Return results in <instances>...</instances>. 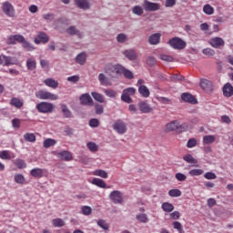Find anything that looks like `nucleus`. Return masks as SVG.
<instances>
[{
    "label": "nucleus",
    "mask_w": 233,
    "mask_h": 233,
    "mask_svg": "<svg viewBox=\"0 0 233 233\" xmlns=\"http://www.w3.org/2000/svg\"><path fill=\"white\" fill-rule=\"evenodd\" d=\"M162 210H164V212H173L174 205H172L168 202H164L162 204Z\"/></svg>",
    "instance_id": "c9c22d12"
},
{
    "label": "nucleus",
    "mask_w": 233,
    "mask_h": 233,
    "mask_svg": "<svg viewBox=\"0 0 233 233\" xmlns=\"http://www.w3.org/2000/svg\"><path fill=\"white\" fill-rule=\"evenodd\" d=\"M124 77H126V79H134V73H132V71L128 70V69H124Z\"/></svg>",
    "instance_id": "bf43d9fd"
},
{
    "label": "nucleus",
    "mask_w": 233,
    "mask_h": 233,
    "mask_svg": "<svg viewBox=\"0 0 233 233\" xmlns=\"http://www.w3.org/2000/svg\"><path fill=\"white\" fill-rule=\"evenodd\" d=\"M204 14H207V15H212L214 14V7H212L210 5H206L203 7Z\"/></svg>",
    "instance_id": "c03bdc74"
},
{
    "label": "nucleus",
    "mask_w": 233,
    "mask_h": 233,
    "mask_svg": "<svg viewBox=\"0 0 233 233\" xmlns=\"http://www.w3.org/2000/svg\"><path fill=\"white\" fill-rule=\"evenodd\" d=\"M0 159H12V156H10V152L7 150L0 151Z\"/></svg>",
    "instance_id": "603ef678"
},
{
    "label": "nucleus",
    "mask_w": 233,
    "mask_h": 233,
    "mask_svg": "<svg viewBox=\"0 0 233 233\" xmlns=\"http://www.w3.org/2000/svg\"><path fill=\"white\" fill-rule=\"evenodd\" d=\"M14 179L17 185H25V183H26V178H25L23 174H15Z\"/></svg>",
    "instance_id": "a878e982"
},
{
    "label": "nucleus",
    "mask_w": 233,
    "mask_h": 233,
    "mask_svg": "<svg viewBox=\"0 0 233 233\" xmlns=\"http://www.w3.org/2000/svg\"><path fill=\"white\" fill-rule=\"evenodd\" d=\"M66 34H68L69 35H76L77 37H82L83 34H81V31L77 28H76V26L71 25L69 26L66 30Z\"/></svg>",
    "instance_id": "6ab92c4d"
},
{
    "label": "nucleus",
    "mask_w": 233,
    "mask_h": 233,
    "mask_svg": "<svg viewBox=\"0 0 233 233\" xmlns=\"http://www.w3.org/2000/svg\"><path fill=\"white\" fill-rule=\"evenodd\" d=\"M97 225L100 227V228H103V230H108L109 228L108 223H106V221L104 219L97 220Z\"/></svg>",
    "instance_id": "de8ad7c7"
},
{
    "label": "nucleus",
    "mask_w": 233,
    "mask_h": 233,
    "mask_svg": "<svg viewBox=\"0 0 233 233\" xmlns=\"http://www.w3.org/2000/svg\"><path fill=\"white\" fill-rule=\"evenodd\" d=\"M2 10L5 15H8V17H14L15 14V10L14 9V5L10 4L9 2H5L2 4Z\"/></svg>",
    "instance_id": "423d86ee"
},
{
    "label": "nucleus",
    "mask_w": 233,
    "mask_h": 233,
    "mask_svg": "<svg viewBox=\"0 0 233 233\" xmlns=\"http://www.w3.org/2000/svg\"><path fill=\"white\" fill-rule=\"evenodd\" d=\"M123 92L127 96H135L136 94V88L134 87H127L123 90Z\"/></svg>",
    "instance_id": "69168bd1"
},
{
    "label": "nucleus",
    "mask_w": 233,
    "mask_h": 233,
    "mask_svg": "<svg viewBox=\"0 0 233 233\" xmlns=\"http://www.w3.org/2000/svg\"><path fill=\"white\" fill-rule=\"evenodd\" d=\"M138 108L142 114H150V112H152V110H154L152 108V106H150V104H148L147 101L139 102Z\"/></svg>",
    "instance_id": "9b49d317"
},
{
    "label": "nucleus",
    "mask_w": 233,
    "mask_h": 233,
    "mask_svg": "<svg viewBox=\"0 0 233 233\" xmlns=\"http://www.w3.org/2000/svg\"><path fill=\"white\" fill-rule=\"evenodd\" d=\"M160 59L162 61H167V63H172V61H174V57L168 55H160Z\"/></svg>",
    "instance_id": "0e129e2a"
},
{
    "label": "nucleus",
    "mask_w": 233,
    "mask_h": 233,
    "mask_svg": "<svg viewBox=\"0 0 233 233\" xmlns=\"http://www.w3.org/2000/svg\"><path fill=\"white\" fill-rule=\"evenodd\" d=\"M89 127H91L92 128H97V127H99V119H97V118L90 119Z\"/></svg>",
    "instance_id": "052dcab7"
},
{
    "label": "nucleus",
    "mask_w": 233,
    "mask_h": 233,
    "mask_svg": "<svg viewBox=\"0 0 233 233\" xmlns=\"http://www.w3.org/2000/svg\"><path fill=\"white\" fill-rule=\"evenodd\" d=\"M147 65H148V66H155V65H157V60H156L154 56H147Z\"/></svg>",
    "instance_id": "4d7b16f0"
},
{
    "label": "nucleus",
    "mask_w": 233,
    "mask_h": 233,
    "mask_svg": "<svg viewBox=\"0 0 233 233\" xmlns=\"http://www.w3.org/2000/svg\"><path fill=\"white\" fill-rule=\"evenodd\" d=\"M14 165H15V167L20 169L26 168V162L21 158L15 159Z\"/></svg>",
    "instance_id": "7c9ffc66"
},
{
    "label": "nucleus",
    "mask_w": 233,
    "mask_h": 233,
    "mask_svg": "<svg viewBox=\"0 0 233 233\" xmlns=\"http://www.w3.org/2000/svg\"><path fill=\"white\" fill-rule=\"evenodd\" d=\"M56 144H57V141H56V139L46 138L43 143V147L44 148H50V147H54V145H56Z\"/></svg>",
    "instance_id": "c85d7f7f"
},
{
    "label": "nucleus",
    "mask_w": 233,
    "mask_h": 233,
    "mask_svg": "<svg viewBox=\"0 0 233 233\" xmlns=\"http://www.w3.org/2000/svg\"><path fill=\"white\" fill-rule=\"evenodd\" d=\"M215 141H216V137L212 135L205 136L203 137L204 145H211V143H214Z\"/></svg>",
    "instance_id": "72a5a7b5"
},
{
    "label": "nucleus",
    "mask_w": 233,
    "mask_h": 233,
    "mask_svg": "<svg viewBox=\"0 0 233 233\" xmlns=\"http://www.w3.org/2000/svg\"><path fill=\"white\" fill-rule=\"evenodd\" d=\"M223 95L225 97H232L233 96V86L230 83H227L224 85L222 88Z\"/></svg>",
    "instance_id": "dca6fc26"
},
{
    "label": "nucleus",
    "mask_w": 233,
    "mask_h": 233,
    "mask_svg": "<svg viewBox=\"0 0 233 233\" xmlns=\"http://www.w3.org/2000/svg\"><path fill=\"white\" fill-rule=\"evenodd\" d=\"M59 157L62 161H72V153L67 150L61 151L59 153Z\"/></svg>",
    "instance_id": "412c9836"
},
{
    "label": "nucleus",
    "mask_w": 233,
    "mask_h": 233,
    "mask_svg": "<svg viewBox=\"0 0 233 233\" xmlns=\"http://www.w3.org/2000/svg\"><path fill=\"white\" fill-rule=\"evenodd\" d=\"M36 110L40 112V114H48L54 110V105L48 102H40L36 105Z\"/></svg>",
    "instance_id": "7ed1b4c3"
},
{
    "label": "nucleus",
    "mask_w": 233,
    "mask_h": 233,
    "mask_svg": "<svg viewBox=\"0 0 233 233\" xmlns=\"http://www.w3.org/2000/svg\"><path fill=\"white\" fill-rule=\"evenodd\" d=\"M205 171L203 169H191L188 171L189 176L194 177V176H202V174Z\"/></svg>",
    "instance_id": "6e6d98bb"
},
{
    "label": "nucleus",
    "mask_w": 233,
    "mask_h": 233,
    "mask_svg": "<svg viewBox=\"0 0 233 233\" xmlns=\"http://www.w3.org/2000/svg\"><path fill=\"white\" fill-rule=\"evenodd\" d=\"M106 74H108V76H111V77H114L116 75V66L107 65L106 67Z\"/></svg>",
    "instance_id": "473e14b6"
},
{
    "label": "nucleus",
    "mask_w": 233,
    "mask_h": 233,
    "mask_svg": "<svg viewBox=\"0 0 233 233\" xmlns=\"http://www.w3.org/2000/svg\"><path fill=\"white\" fill-rule=\"evenodd\" d=\"M64 117H72V111L65 105L61 106Z\"/></svg>",
    "instance_id": "a19ab883"
},
{
    "label": "nucleus",
    "mask_w": 233,
    "mask_h": 233,
    "mask_svg": "<svg viewBox=\"0 0 233 233\" xmlns=\"http://www.w3.org/2000/svg\"><path fill=\"white\" fill-rule=\"evenodd\" d=\"M37 66V64L35 63V59H33V58H27L26 60V67H27V70H35Z\"/></svg>",
    "instance_id": "bb28decb"
},
{
    "label": "nucleus",
    "mask_w": 233,
    "mask_h": 233,
    "mask_svg": "<svg viewBox=\"0 0 233 233\" xmlns=\"http://www.w3.org/2000/svg\"><path fill=\"white\" fill-rule=\"evenodd\" d=\"M202 54H204V56H208V57H212L216 56V51H214L212 48H205L202 50Z\"/></svg>",
    "instance_id": "8fccbe9b"
},
{
    "label": "nucleus",
    "mask_w": 233,
    "mask_h": 233,
    "mask_svg": "<svg viewBox=\"0 0 233 233\" xmlns=\"http://www.w3.org/2000/svg\"><path fill=\"white\" fill-rule=\"evenodd\" d=\"M138 93L142 97H148L150 96V90H148V87L145 85L138 87Z\"/></svg>",
    "instance_id": "5701e85b"
},
{
    "label": "nucleus",
    "mask_w": 233,
    "mask_h": 233,
    "mask_svg": "<svg viewBox=\"0 0 233 233\" xmlns=\"http://www.w3.org/2000/svg\"><path fill=\"white\" fill-rule=\"evenodd\" d=\"M205 179H216L218 176L214 172H207L204 174Z\"/></svg>",
    "instance_id": "774afa93"
},
{
    "label": "nucleus",
    "mask_w": 233,
    "mask_h": 233,
    "mask_svg": "<svg viewBox=\"0 0 233 233\" xmlns=\"http://www.w3.org/2000/svg\"><path fill=\"white\" fill-rule=\"evenodd\" d=\"M200 86L202 89L205 90V92H212L213 90L212 82H210V80L208 79L200 80Z\"/></svg>",
    "instance_id": "2eb2a0df"
},
{
    "label": "nucleus",
    "mask_w": 233,
    "mask_h": 233,
    "mask_svg": "<svg viewBox=\"0 0 233 233\" xmlns=\"http://www.w3.org/2000/svg\"><path fill=\"white\" fill-rule=\"evenodd\" d=\"M76 63L81 66L85 65L86 63V53L82 52L78 54L76 57Z\"/></svg>",
    "instance_id": "4be33fe9"
},
{
    "label": "nucleus",
    "mask_w": 233,
    "mask_h": 233,
    "mask_svg": "<svg viewBox=\"0 0 233 233\" xmlns=\"http://www.w3.org/2000/svg\"><path fill=\"white\" fill-rule=\"evenodd\" d=\"M79 101L80 105H84L85 106H94V100L88 93L82 94L79 97Z\"/></svg>",
    "instance_id": "0eeeda50"
},
{
    "label": "nucleus",
    "mask_w": 233,
    "mask_h": 233,
    "mask_svg": "<svg viewBox=\"0 0 233 233\" xmlns=\"http://www.w3.org/2000/svg\"><path fill=\"white\" fill-rule=\"evenodd\" d=\"M121 100L124 101V103H127V104L134 102V100H132V97H130L129 95H127V93H124V92L122 93Z\"/></svg>",
    "instance_id": "864d4df0"
},
{
    "label": "nucleus",
    "mask_w": 233,
    "mask_h": 233,
    "mask_svg": "<svg viewBox=\"0 0 233 233\" xmlns=\"http://www.w3.org/2000/svg\"><path fill=\"white\" fill-rule=\"evenodd\" d=\"M92 184L96 185V187H99L100 188H110V187L106 186V183L105 182V180L101 178H94L92 180Z\"/></svg>",
    "instance_id": "b1692460"
},
{
    "label": "nucleus",
    "mask_w": 233,
    "mask_h": 233,
    "mask_svg": "<svg viewBox=\"0 0 233 233\" xmlns=\"http://www.w3.org/2000/svg\"><path fill=\"white\" fill-rule=\"evenodd\" d=\"M91 96L95 99V101H97L98 103H105V96H103V95L97 92H92Z\"/></svg>",
    "instance_id": "2f4dec72"
},
{
    "label": "nucleus",
    "mask_w": 233,
    "mask_h": 233,
    "mask_svg": "<svg viewBox=\"0 0 233 233\" xmlns=\"http://www.w3.org/2000/svg\"><path fill=\"white\" fill-rule=\"evenodd\" d=\"M11 65H17L15 59L12 56H5V62L4 66H10Z\"/></svg>",
    "instance_id": "58836bf2"
},
{
    "label": "nucleus",
    "mask_w": 233,
    "mask_h": 233,
    "mask_svg": "<svg viewBox=\"0 0 233 233\" xmlns=\"http://www.w3.org/2000/svg\"><path fill=\"white\" fill-rule=\"evenodd\" d=\"M181 99L184 103H189L190 105H198V98L190 93H182Z\"/></svg>",
    "instance_id": "9d476101"
},
{
    "label": "nucleus",
    "mask_w": 233,
    "mask_h": 233,
    "mask_svg": "<svg viewBox=\"0 0 233 233\" xmlns=\"http://www.w3.org/2000/svg\"><path fill=\"white\" fill-rule=\"evenodd\" d=\"M137 219L140 223H148V217H147V214H138V215H137Z\"/></svg>",
    "instance_id": "3c124183"
},
{
    "label": "nucleus",
    "mask_w": 233,
    "mask_h": 233,
    "mask_svg": "<svg viewBox=\"0 0 233 233\" xmlns=\"http://www.w3.org/2000/svg\"><path fill=\"white\" fill-rule=\"evenodd\" d=\"M30 175L32 176V177L41 178L45 176V169L40 167H35L31 169Z\"/></svg>",
    "instance_id": "f3484780"
},
{
    "label": "nucleus",
    "mask_w": 233,
    "mask_h": 233,
    "mask_svg": "<svg viewBox=\"0 0 233 233\" xmlns=\"http://www.w3.org/2000/svg\"><path fill=\"white\" fill-rule=\"evenodd\" d=\"M179 128V123L176 120L169 122L166 126L167 132H174V130H177Z\"/></svg>",
    "instance_id": "aec40b11"
},
{
    "label": "nucleus",
    "mask_w": 233,
    "mask_h": 233,
    "mask_svg": "<svg viewBox=\"0 0 233 233\" xmlns=\"http://www.w3.org/2000/svg\"><path fill=\"white\" fill-rule=\"evenodd\" d=\"M184 161L187 163H191L193 165L198 164V159L194 158L190 154H187L186 156L183 157Z\"/></svg>",
    "instance_id": "e433bc0d"
},
{
    "label": "nucleus",
    "mask_w": 233,
    "mask_h": 233,
    "mask_svg": "<svg viewBox=\"0 0 233 233\" xmlns=\"http://www.w3.org/2000/svg\"><path fill=\"white\" fill-rule=\"evenodd\" d=\"M82 213L84 214V216H90V214H92V208L88 206H83Z\"/></svg>",
    "instance_id": "680f3d73"
},
{
    "label": "nucleus",
    "mask_w": 233,
    "mask_h": 233,
    "mask_svg": "<svg viewBox=\"0 0 233 233\" xmlns=\"http://www.w3.org/2000/svg\"><path fill=\"white\" fill-rule=\"evenodd\" d=\"M157 99L159 103H162V105H170L172 103L170 98L165 96H157Z\"/></svg>",
    "instance_id": "a18cd8bd"
},
{
    "label": "nucleus",
    "mask_w": 233,
    "mask_h": 233,
    "mask_svg": "<svg viewBox=\"0 0 233 233\" xmlns=\"http://www.w3.org/2000/svg\"><path fill=\"white\" fill-rule=\"evenodd\" d=\"M198 145V140L196 138H189L187 143V148H194Z\"/></svg>",
    "instance_id": "13d9d810"
},
{
    "label": "nucleus",
    "mask_w": 233,
    "mask_h": 233,
    "mask_svg": "<svg viewBox=\"0 0 233 233\" xmlns=\"http://www.w3.org/2000/svg\"><path fill=\"white\" fill-rule=\"evenodd\" d=\"M10 104L12 106H15V108H21L23 106V100L14 97L11 99Z\"/></svg>",
    "instance_id": "c756f323"
},
{
    "label": "nucleus",
    "mask_w": 233,
    "mask_h": 233,
    "mask_svg": "<svg viewBox=\"0 0 233 233\" xmlns=\"http://www.w3.org/2000/svg\"><path fill=\"white\" fill-rule=\"evenodd\" d=\"M125 66L121 65H116V76H121V74H124L125 72Z\"/></svg>",
    "instance_id": "e2e57ef3"
},
{
    "label": "nucleus",
    "mask_w": 233,
    "mask_h": 233,
    "mask_svg": "<svg viewBox=\"0 0 233 233\" xmlns=\"http://www.w3.org/2000/svg\"><path fill=\"white\" fill-rule=\"evenodd\" d=\"M23 48L27 50V52H32L35 50V47L28 41H26L24 37V41L21 42Z\"/></svg>",
    "instance_id": "cd10ccee"
},
{
    "label": "nucleus",
    "mask_w": 233,
    "mask_h": 233,
    "mask_svg": "<svg viewBox=\"0 0 233 233\" xmlns=\"http://www.w3.org/2000/svg\"><path fill=\"white\" fill-rule=\"evenodd\" d=\"M109 199H111L112 203L115 205H123V194L119 190H114L109 194Z\"/></svg>",
    "instance_id": "20e7f679"
},
{
    "label": "nucleus",
    "mask_w": 233,
    "mask_h": 233,
    "mask_svg": "<svg viewBox=\"0 0 233 233\" xmlns=\"http://www.w3.org/2000/svg\"><path fill=\"white\" fill-rule=\"evenodd\" d=\"M161 41V34L155 33L148 37V43L149 45H159V42Z\"/></svg>",
    "instance_id": "a211bd4d"
},
{
    "label": "nucleus",
    "mask_w": 233,
    "mask_h": 233,
    "mask_svg": "<svg viewBox=\"0 0 233 233\" xmlns=\"http://www.w3.org/2000/svg\"><path fill=\"white\" fill-rule=\"evenodd\" d=\"M37 37L38 39H40V41H42L44 44H46L47 41H49V37L48 35L43 32H39L37 34Z\"/></svg>",
    "instance_id": "79ce46f5"
},
{
    "label": "nucleus",
    "mask_w": 233,
    "mask_h": 233,
    "mask_svg": "<svg viewBox=\"0 0 233 233\" xmlns=\"http://www.w3.org/2000/svg\"><path fill=\"white\" fill-rule=\"evenodd\" d=\"M132 13L135 14V15H143V7H141V5H136L132 8Z\"/></svg>",
    "instance_id": "37998d69"
},
{
    "label": "nucleus",
    "mask_w": 233,
    "mask_h": 233,
    "mask_svg": "<svg viewBox=\"0 0 233 233\" xmlns=\"http://www.w3.org/2000/svg\"><path fill=\"white\" fill-rule=\"evenodd\" d=\"M45 85H46V86H49L50 88H57V86H59V83L56 80H54V78H47L44 81Z\"/></svg>",
    "instance_id": "393cba45"
},
{
    "label": "nucleus",
    "mask_w": 233,
    "mask_h": 233,
    "mask_svg": "<svg viewBox=\"0 0 233 233\" xmlns=\"http://www.w3.org/2000/svg\"><path fill=\"white\" fill-rule=\"evenodd\" d=\"M23 41H25V36L22 35H9L7 37L8 45H15V43H23Z\"/></svg>",
    "instance_id": "ddd939ff"
},
{
    "label": "nucleus",
    "mask_w": 233,
    "mask_h": 233,
    "mask_svg": "<svg viewBox=\"0 0 233 233\" xmlns=\"http://www.w3.org/2000/svg\"><path fill=\"white\" fill-rule=\"evenodd\" d=\"M123 56L129 61H136V59H137V53L134 49H127L123 51Z\"/></svg>",
    "instance_id": "4468645a"
},
{
    "label": "nucleus",
    "mask_w": 233,
    "mask_h": 233,
    "mask_svg": "<svg viewBox=\"0 0 233 233\" xmlns=\"http://www.w3.org/2000/svg\"><path fill=\"white\" fill-rule=\"evenodd\" d=\"M117 43H125L127 41V35L120 33L116 36Z\"/></svg>",
    "instance_id": "338daca9"
},
{
    "label": "nucleus",
    "mask_w": 233,
    "mask_h": 233,
    "mask_svg": "<svg viewBox=\"0 0 233 233\" xmlns=\"http://www.w3.org/2000/svg\"><path fill=\"white\" fill-rule=\"evenodd\" d=\"M173 228L177 230L179 233H185V230L183 229V226L181 225V222L175 221L173 222Z\"/></svg>",
    "instance_id": "5fc2aeb1"
},
{
    "label": "nucleus",
    "mask_w": 233,
    "mask_h": 233,
    "mask_svg": "<svg viewBox=\"0 0 233 233\" xmlns=\"http://www.w3.org/2000/svg\"><path fill=\"white\" fill-rule=\"evenodd\" d=\"M168 196H170V198H179L181 196V190H179V189H170L168 191Z\"/></svg>",
    "instance_id": "09e8293b"
},
{
    "label": "nucleus",
    "mask_w": 233,
    "mask_h": 233,
    "mask_svg": "<svg viewBox=\"0 0 233 233\" xmlns=\"http://www.w3.org/2000/svg\"><path fill=\"white\" fill-rule=\"evenodd\" d=\"M75 5L80 10H90V0H75Z\"/></svg>",
    "instance_id": "f8f14e48"
},
{
    "label": "nucleus",
    "mask_w": 233,
    "mask_h": 233,
    "mask_svg": "<svg viewBox=\"0 0 233 233\" xmlns=\"http://www.w3.org/2000/svg\"><path fill=\"white\" fill-rule=\"evenodd\" d=\"M167 45L174 50H185L187 48V42L177 36L169 39Z\"/></svg>",
    "instance_id": "f257e3e1"
},
{
    "label": "nucleus",
    "mask_w": 233,
    "mask_h": 233,
    "mask_svg": "<svg viewBox=\"0 0 233 233\" xmlns=\"http://www.w3.org/2000/svg\"><path fill=\"white\" fill-rule=\"evenodd\" d=\"M113 128L117 134H127V123L123 120H116V123L113 124Z\"/></svg>",
    "instance_id": "39448f33"
},
{
    "label": "nucleus",
    "mask_w": 233,
    "mask_h": 233,
    "mask_svg": "<svg viewBox=\"0 0 233 233\" xmlns=\"http://www.w3.org/2000/svg\"><path fill=\"white\" fill-rule=\"evenodd\" d=\"M35 97H37V99L56 101V99H57V95H54L46 90H40L35 93Z\"/></svg>",
    "instance_id": "f03ea898"
},
{
    "label": "nucleus",
    "mask_w": 233,
    "mask_h": 233,
    "mask_svg": "<svg viewBox=\"0 0 233 233\" xmlns=\"http://www.w3.org/2000/svg\"><path fill=\"white\" fill-rule=\"evenodd\" d=\"M86 147L89 148L90 152H97V150H99V147L94 142H88Z\"/></svg>",
    "instance_id": "49530a36"
},
{
    "label": "nucleus",
    "mask_w": 233,
    "mask_h": 233,
    "mask_svg": "<svg viewBox=\"0 0 233 233\" xmlns=\"http://www.w3.org/2000/svg\"><path fill=\"white\" fill-rule=\"evenodd\" d=\"M24 139L28 141V143H35V135L34 133H25Z\"/></svg>",
    "instance_id": "f704fd0d"
},
{
    "label": "nucleus",
    "mask_w": 233,
    "mask_h": 233,
    "mask_svg": "<svg viewBox=\"0 0 233 233\" xmlns=\"http://www.w3.org/2000/svg\"><path fill=\"white\" fill-rule=\"evenodd\" d=\"M209 45L213 48H223L225 46V40L219 36H215L209 40Z\"/></svg>",
    "instance_id": "1a4fd4ad"
},
{
    "label": "nucleus",
    "mask_w": 233,
    "mask_h": 233,
    "mask_svg": "<svg viewBox=\"0 0 233 233\" xmlns=\"http://www.w3.org/2000/svg\"><path fill=\"white\" fill-rule=\"evenodd\" d=\"M143 7L146 12H157L159 10V4L145 0Z\"/></svg>",
    "instance_id": "6e6552de"
},
{
    "label": "nucleus",
    "mask_w": 233,
    "mask_h": 233,
    "mask_svg": "<svg viewBox=\"0 0 233 233\" xmlns=\"http://www.w3.org/2000/svg\"><path fill=\"white\" fill-rule=\"evenodd\" d=\"M94 176H98L99 177L106 179V177H108V173L103 169H96L94 171Z\"/></svg>",
    "instance_id": "4c0bfd02"
},
{
    "label": "nucleus",
    "mask_w": 233,
    "mask_h": 233,
    "mask_svg": "<svg viewBox=\"0 0 233 233\" xmlns=\"http://www.w3.org/2000/svg\"><path fill=\"white\" fill-rule=\"evenodd\" d=\"M105 112V107L101 104H95V113L96 116H101Z\"/></svg>",
    "instance_id": "ea45409f"
}]
</instances>
